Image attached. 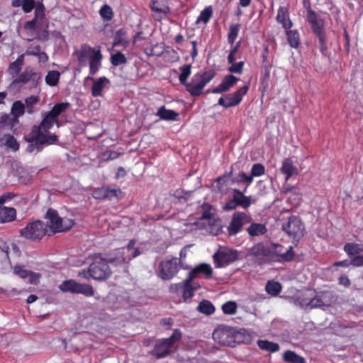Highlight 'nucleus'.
I'll return each mask as SVG.
<instances>
[{
  "label": "nucleus",
  "instance_id": "9",
  "mask_svg": "<svg viewBox=\"0 0 363 363\" xmlns=\"http://www.w3.org/2000/svg\"><path fill=\"white\" fill-rule=\"evenodd\" d=\"M281 229L293 239L295 245H297L303 236L305 228L299 217L291 216L287 222L282 224Z\"/></svg>",
  "mask_w": 363,
  "mask_h": 363
},
{
  "label": "nucleus",
  "instance_id": "1",
  "mask_svg": "<svg viewBox=\"0 0 363 363\" xmlns=\"http://www.w3.org/2000/svg\"><path fill=\"white\" fill-rule=\"evenodd\" d=\"M69 102L57 103L43 117L38 125H33L30 132L25 136V139L31 143L28 146V150L31 152L34 145H49L57 143V136L50 132V129L55 123H58V116L65 112L70 107Z\"/></svg>",
  "mask_w": 363,
  "mask_h": 363
},
{
  "label": "nucleus",
  "instance_id": "59",
  "mask_svg": "<svg viewBox=\"0 0 363 363\" xmlns=\"http://www.w3.org/2000/svg\"><path fill=\"white\" fill-rule=\"evenodd\" d=\"M265 168L264 165L259 163L254 164L251 169V173L250 174L253 179L255 177H260L264 174Z\"/></svg>",
  "mask_w": 363,
  "mask_h": 363
},
{
  "label": "nucleus",
  "instance_id": "55",
  "mask_svg": "<svg viewBox=\"0 0 363 363\" xmlns=\"http://www.w3.org/2000/svg\"><path fill=\"white\" fill-rule=\"evenodd\" d=\"M99 14L101 18L105 21H111L113 17V12L112 8L108 4H104L100 10Z\"/></svg>",
  "mask_w": 363,
  "mask_h": 363
},
{
  "label": "nucleus",
  "instance_id": "38",
  "mask_svg": "<svg viewBox=\"0 0 363 363\" xmlns=\"http://www.w3.org/2000/svg\"><path fill=\"white\" fill-rule=\"evenodd\" d=\"M0 143H3L13 151H17L19 149V143L16 138L10 134L4 135V136L0 138Z\"/></svg>",
  "mask_w": 363,
  "mask_h": 363
},
{
  "label": "nucleus",
  "instance_id": "24",
  "mask_svg": "<svg viewBox=\"0 0 363 363\" xmlns=\"http://www.w3.org/2000/svg\"><path fill=\"white\" fill-rule=\"evenodd\" d=\"M150 8L152 11L159 15V20L167 16V13L170 11L169 7L165 4L164 0H152Z\"/></svg>",
  "mask_w": 363,
  "mask_h": 363
},
{
  "label": "nucleus",
  "instance_id": "16",
  "mask_svg": "<svg viewBox=\"0 0 363 363\" xmlns=\"http://www.w3.org/2000/svg\"><path fill=\"white\" fill-rule=\"evenodd\" d=\"M249 88V85H245L233 94H225L224 97H220L218 99V104L225 108L238 106L242 101L243 96L247 93Z\"/></svg>",
  "mask_w": 363,
  "mask_h": 363
},
{
  "label": "nucleus",
  "instance_id": "63",
  "mask_svg": "<svg viewBox=\"0 0 363 363\" xmlns=\"http://www.w3.org/2000/svg\"><path fill=\"white\" fill-rule=\"evenodd\" d=\"M165 52L169 56L171 61L173 62H178L180 59L178 52L173 48L168 47Z\"/></svg>",
  "mask_w": 363,
  "mask_h": 363
},
{
  "label": "nucleus",
  "instance_id": "52",
  "mask_svg": "<svg viewBox=\"0 0 363 363\" xmlns=\"http://www.w3.org/2000/svg\"><path fill=\"white\" fill-rule=\"evenodd\" d=\"M126 62V57L120 51L116 52L111 56V63L114 67L125 65Z\"/></svg>",
  "mask_w": 363,
  "mask_h": 363
},
{
  "label": "nucleus",
  "instance_id": "41",
  "mask_svg": "<svg viewBox=\"0 0 363 363\" xmlns=\"http://www.w3.org/2000/svg\"><path fill=\"white\" fill-rule=\"evenodd\" d=\"M283 360L287 363H306L305 359L291 350L286 351L283 354Z\"/></svg>",
  "mask_w": 363,
  "mask_h": 363
},
{
  "label": "nucleus",
  "instance_id": "10",
  "mask_svg": "<svg viewBox=\"0 0 363 363\" xmlns=\"http://www.w3.org/2000/svg\"><path fill=\"white\" fill-rule=\"evenodd\" d=\"M213 263L216 268H223L239 259L237 250L224 247H220L213 255Z\"/></svg>",
  "mask_w": 363,
  "mask_h": 363
},
{
  "label": "nucleus",
  "instance_id": "32",
  "mask_svg": "<svg viewBox=\"0 0 363 363\" xmlns=\"http://www.w3.org/2000/svg\"><path fill=\"white\" fill-rule=\"evenodd\" d=\"M156 115L162 120L164 121H177L179 113L173 110L167 109L164 106L160 107Z\"/></svg>",
  "mask_w": 363,
  "mask_h": 363
},
{
  "label": "nucleus",
  "instance_id": "58",
  "mask_svg": "<svg viewBox=\"0 0 363 363\" xmlns=\"http://www.w3.org/2000/svg\"><path fill=\"white\" fill-rule=\"evenodd\" d=\"M213 14V9L211 6L206 7L199 16L196 22L202 21L206 23L209 21Z\"/></svg>",
  "mask_w": 363,
  "mask_h": 363
},
{
  "label": "nucleus",
  "instance_id": "11",
  "mask_svg": "<svg viewBox=\"0 0 363 363\" xmlns=\"http://www.w3.org/2000/svg\"><path fill=\"white\" fill-rule=\"evenodd\" d=\"M46 218L48 220L47 226H49L54 233L67 231L74 224L72 219L60 218L57 211L52 208L48 210Z\"/></svg>",
  "mask_w": 363,
  "mask_h": 363
},
{
  "label": "nucleus",
  "instance_id": "6",
  "mask_svg": "<svg viewBox=\"0 0 363 363\" xmlns=\"http://www.w3.org/2000/svg\"><path fill=\"white\" fill-rule=\"evenodd\" d=\"M216 74V73L213 69L195 74L191 82L186 84V90L191 96H200L203 88L215 77Z\"/></svg>",
  "mask_w": 363,
  "mask_h": 363
},
{
  "label": "nucleus",
  "instance_id": "47",
  "mask_svg": "<svg viewBox=\"0 0 363 363\" xmlns=\"http://www.w3.org/2000/svg\"><path fill=\"white\" fill-rule=\"evenodd\" d=\"M192 279L190 277H187L183 281V298L186 300L187 298H191L194 296V291L196 289V287L192 286Z\"/></svg>",
  "mask_w": 363,
  "mask_h": 363
},
{
  "label": "nucleus",
  "instance_id": "23",
  "mask_svg": "<svg viewBox=\"0 0 363 363\" xmlns=\"http://www.w3.org/2000/svg\"><path fill=\"white\" fill-rule=\"evenodd\" d=\"M106 259L108 264H111L115 266H120L129 262L125 248L116 250L113 255Z\"/></svg>",
  "mask_w": 363,
  "mask_h": 363
},
{
  "label": "nucleus",
  "instance_id": "51",
  "mask_svg": "<svg viewBox=\"0 0 363 363\" xmlns=\"http://www.w3.org/2000/svg\"><path fill=\"white\" fill-rule=\"evenodd\" d=\"M240 28V24L235 23L231 24L229 27V31L228 33V42L229 44L233 45L238 38Z\"/></svg>",
  "mask_w": 363,
  "mask_h": 363
},
{
  "label": "nucleus",
  "instance_id": "56",
  "mask_svg": "<svg viewBox=\"0 0 363 363\" xmlns=\"http://www.w3.org/2000/svg\"><path fill=\"white\" fill-rule=\"evenodd\" d=\"M238 309V305L235 301H229L222 305V311L224 314H235Z\"/></svg>",
  "mask_w": 363,
  "mask_h": 363
},
{
  "label": "nucleus",
  "instance_id": "29",
  "mask_svg": "<svg viewBox=\"0 0 363 363\" xmlns=\"http://www.w3.org/2000/svg\"><path fill=\"white\" fill-rule=\"evenodd\" d=\"M25 110V104L21 101H16L13 102L11 110V113L12 115L11 117L14 123H17L18 124V118L24 114Z\"/></svg>",
  "mask_w": 363,
  "mask_h": 363
},
{
  "label": "nucleus",
  "instance_id": "60",
  "mask_svg": "<svg viewBox=\"0 0 363 363\" xmlns=\"http://www.w3.org/2000/svg\"><path fill=\"white\" fill-rule=\"evenodd\" d=\"M230 66L228 67V71L231 73L241 74L243 71L244 62L240 61L238 62H233L230 64Z\"/></svg>",
  "mask_w": 363,
  "mask_h": 363
},
{
  "label": "nucleus",
  "instance_id": "3",
  "mask_svg": "<svg viewBox=\"0 0 363 363\" xmlns=\"http://www.w3.org/2000/svg\"><path fill=\"white\" fill-rule=\"evenodd\" d=\"M306 8L307 10L306 20L310 24L313 33L318 39L320 51L323 55H325L328 51V46L324 28V21L311 9L310 4H308V6Z\"/></svg>",
  "mask_w": 363,
  "mask_h": 363
},
{
  "label": "nucleus",
  "instance_id": "50",
  "mask_svg": "<svg viewBox=\"0 0 363 363\" xmlns=\"http://www.w3.org/2000/svg\"><path fill=\"white\" fill-rule=\"evenodd\" d=\"M60 78V73L56 70L49 71L45 76V83L50 86H55L58 84Z\"/></svg>",
  "mask_w": 363,
  "mask_h": 363
},
{
  "label": "nucleus",
  "instance_id": "5",
  "mask_svg": "<svg viewBox=\"0 0 363 363\" xmlns=\"http://www.w3.org/2000/svg\"><path fill=\"white\" fill-rule=\"evenodd\" d=\"M182 337V332L174 329L172 335L167 338L158 339L154 345L153 350L150 352L157 359L167 357L172 352L174 343Z\"/></svg>",
  "mask_w": 363,
  "mask_h": 363
},
{
  "label": "nucleus",
  "instance_id": "27",
  "mask_svg": "<svg viewBox=\"0 0 363 363\" xmlns=\"http://www.w3.org/2000/svg\"><path fill=\"white\" fill-rule=\"evenodd\" d=\"M13 272L22 279L28 278V281L30 284H36L40 277L38 274L28 271L20 266H16L13 268Z\"/></svg>",
  "mask_w": 363,
  "mask_h": 363
},
{
  "label": "nucleus",
  "instance_id": "31",
  "mask_svg": "<svg viewBox=\"0 0 363 363\" xmlns=\"http://www.w3.org/2000/svg\"><path fill=\"white\" fill-rule=\"evenodd\" d=\"M343 250L350 258L363 256V255H359L361 252H363V248L361 247L359 244L356 242H347L344 245Z\"/></svg>",
  "mask_w": 363,
  "mask_h": 363
},
{
  "label": "nucleus",
  "instance_id": "25",
  "mask_svg": "<svg viewBox=\"0 0 363 363\" xmlns=\"http://www.w3.org/2000/svg\"><path fill=\"white\" fill-rule=\"evenodd\" d=\"M276 19L278 23L282 25V27L288 30L293 26L291 21L289 18V11L286 7L280 6L277 11Z\"/></svg>",
  "mask_w": 363,
  "mask_h": 363
},
{
  "label": "nucleus",
  "instance_id": "44",
  "mask_svg": "<svg viewBox=\"0 0 363 363\" xmlns=\"http://www.w3.org/2000/svg\"><path fill=\"white\" fill-rule=\"evenodd\" d=\"M197 310L201 313L209 315L215 312V307L210 301L204 299L199 303Z\"/></svg>",
  "mask_w": 363,
  "mask_h": 363
},
{
  "label": "nucleus",
  "instance_id": "34",
  "mask_svg": "<svg viewBox=\"0 0 363 363\" xmlns=\"http://www.w3.org/2000/svg\"><path fill=\"white\" fill-rule=\"evenodd\" d=\"M108 82L106 77H99L97 80L94 81L91 87V95L94 97L101 96L105 84Z\"/></svg>",
  "mask_w": 363,
  "mask_h": 363
},
{
  "label": "nucleus",
  "instance_id": "53",
  "mask_svg": "<svg viewBox=\"0 0 363 363\" xmlns=\"http://www.w3.org/2000/svg\"><path fill=\"white\" fill-rule=\"evenodd\" d=\"M77 294H81L85 296L90 297L94 295V289L90 284L79 283Z\"/></svg>",
  "mask_w": 363,
  "mask_h": 363
},
{
  "label": "nucleus",
  "instance_id": "7",
  "mask_svg": "<svg viewBox=\"0 0 363 363\" xmlns=\"http://www.w3.org/2000/svg\"><path fill=\"white\" fill-rule=\"evenodd\" d=\"M89 272L91 278L99 281L107 279L111 274L107 259L101 254L93 256L92 262L89 264Z\"/></svg>",
  "mask_w": 363,
  "mask_h": 363
},
{
  "label": "nucleus",
  "instance_id": "14",
  "mask_svg": "<svg viewBox=\"0 0 363 363\" xmlns=\"http://www.w3.org/2000/svg\"><path fill=\"white\" fill-rule=\"evenodd\" d=\"M179 261L177 257L162 261L157 272L162 280H169L174 277L179 272Z\"/></svg>",
  "mask_w": 363,
  "mask_h": 363
},
{
  "label": "nucleus",
  "instance_id": "21",
  "mask_svg": "<svg viewBox=\"0 0 363 363\" xmlns=\"http://www.w3.org/2000/svg\"><path fill=\"white\" fill-rule=\"evenodd\" d=\"M201 274L204 275L206 279H209L212 277L213 269L210 264L201 263L196 266L189 272L188 277L194 280L195 278L199 277Z\"/></svg>",
  "mask_w": 363,
  "mask_h": 363
},
{
  "label": "nucleus",
  "instance_id": "35",
  "mask_svg": "<svg viewBox=\"0 0 363 363\" xmlns=\"http://www.w3.org/2000/svg\"><path fill=\"white\" fill-rule=\"evenodd\" d=\"M16 216V211L13 208L4 207L0 209V223L11 222Z\"/></svg>",
  "mask_w": 363,
  "mask_h": 363
},
{
  "label": "nucleus",
  "instance_id": "17",
  "mask_svg": "<svg viewBox=\"0 0 363 363\" xmlns=\"http://www.w3.org/2000/svg\"><path fill=\"white\" fill-rule=\"evenodd\" d=\"M37 24H40L43 27L48 28L49 22L45 16V8L43 4L38 5L35 10V17L28 21H26L24 28L28 30H35Z\"/></svg>",
  "mask_w": 363,
  "mask_h": 363
},
{
  "label": "nucleus",
  "instance_id": "37",
  "mask_svg": "<svg viewBox=\"0 0 363 363\" xmlns=\"http://www.w3.org/2000/svg\"><path fill=\"white\" fill-rule=\"evenodd\" d=\"M233 174V167L230 168L229 172H225L223 175L217 177L215 180L216 184V189L218 192L223 193L226 190V182L231 177Z\"/></svg>",
  "mask_w": 363,
  "mask_h": 363
},
{
  "label": "nucleus",
  "instance_id": "49",
  "mask_svg": "<svg viewBox=\"0 0 363 363\" xmlns=\"http://www.w3.org/2000/svg\"><path fill=\"white\" fill-rule=\"evenodd\" d=\"M181 73L179 76V80L181 84L184 86L188 83L187 79L190 77L191 73V65L188 64L179 67Z\"/></svg>",
  "mask_w": 363,
  "mask_h": 363
},
{
  "label": "nucleus",
  "instance_id": "12",
  "mask_svg": "<svg viewBox=\"0 0 363 363\" xmlns=\"http://www.w3.org/2000/svg\"><path fill=\"white\" fill-rule=\"evenodd\" d=\"M232 191L233 193V198L225 202L223 207L224 211H233L238 207H242L246 210L251 206V196L245 195V189H233Z\"/></svg>",
  "mask_w": 363,
  "mask_h": 363
},
{
  "label": "nucleus",
  "instance_id": "57",
  "mask_svg": "<svg viewBox=\"0 0 363 363\" xmlns=\"http://www.w3.org/2000/svg\"><path fill=\"white\" fill-rule=\"evenodd\" d=\"M39 101V97L37 96H30L25 100V106L28 113L34 112V106Z\"/></svg>",
  "mask_w": 363,
  "mask_h": 363
},
{
  "label": "nucleus",
  "instance_id": "42",
  "mask_svg": "<svg viewBox=\"0 0 363 363\" xmlns=\"http://www.w3.org/2000/svg\"><path fill=\"white\" fill-rule=\"evenodd\" d=\"M257 345L261 350L269 352H276L279 350V345L278 343L266 340H259L257 341Z\"/></svg>",
  "mask_w": 363,
  "mask_h": 363
},
{
  "label": "nucleus",
  "instance_id": "26",
  "mask_svg": "<svg viewBox=\"0 0 363 363\" xmlns=\"http://www.w3.org/2000/svg\"><path fill=\"white\" fill-rule=\"evenodd\" d=\"M281 172L285 175V181L287 182L293 175L298 174V169L290 158H286L282 162Z\"/></svg>",
  "mask_w": 363,
  "mask_h": 363
},
{
  "label": "nucleus",
  "instance_id": "54",
  "mask_svg": "<svg viewBox=\"0 0 363 363\" xmlns=\"http://www.w3.org/2000/svg\"><path fill=\"white\" fill-rule=\"evenodd\" d=\"M269 56V47L266 45L264 48L263 52L262 54V66L264 68L266 73L265 75L268 78L269 77V69L272 67V65L269 62L268 60Z\"/></svg>",
  "mask_w": 363,
  "mask_h": 363
},
{
  "label": "nucleus",
  "instance_id": "43",
  "mask_svg": "<svg viewBox=\"0 0 363 363\" xmlns=\"http://www.w3.org/2000/svg\"><path fill=\"white\" fill-rule=\"evenodd\" d=\"M23 65V55L18 57V58L9 65L8 68L9 73L13 77L19 74Z\"/></svg>",
  "mask_w": 363,
  "mask_h": 363
},
{
  "label": "nucleus",
  "instance_id": "15",
  "mask_svg": "<svg viewBox=\"0 0 363 363\" xmlns=\"http://www.w3.org/2000/svg\"><path fill=\"white\" fill-rule=\"evenodd\" d=\"M42 79V74L39 72H35L30 67H27L23 72L13 81V84H30V89H35L40 84Z\"/></svg>",
  "mask_w": 363,
  "mask_h": 363
},
{
  "label": "nucleus",
  "instance_id": "64",
  "mask_svg": "<svg viewBox=\"0 0 363 363\" xmlns=\"http://www.w3.org/2000/svg\"><path fill=\"white\" fill-rule=\"evenodd\" d=\"M35 7L34 0H23L22 9L25 13L30 12Z\"/></svg>",
  "mask_w": 363,
  "mask_h": 363
},
{
  "label": "nucleus",
  "instance_id": "18",
  "mask_svg": "<svg viewBox=\"0 0 363 363\" xmlns=\"http://www.w3.org/2000/svg\"><path fill=\"white\" fill-rule=\"evenodd\" d=\"M283 245L279 244H272L270 247V257H277L278 262H290L294 259V252L293 247L290 246L286 251Z\"/></svg>",
  "mask_w": 363,
  "mask_h": 363
},
{
  "label": "nucleus",
  "instance_id": "61",
  "mask_svg": "<svg viewBox=\"0 0 363 363\" xmlns=\"http://www.w3.org/2000/svg\"><path fill=\"white\" fill-rule=\"evenodd\" d=\"M124 34H125V32L122 29L118 30L116 32V35L114 37L113 43V45L114 47L118 46V45H123L126 43V41L123 38V35Z\"/></svg>",
  "mask_w": 363,
  "mask_h": 363
},
{
  "label": "nucleus",
  "instance_id": "36",
  "mask_svg": "<svg viewBox=\"0 0 363 363\" xmlns=\"http://www.w3.org/2000/svg\"><path fill=\"white\" fill-rule=\"evenodd\" d=\"M18 125L14 123L12 118L9 114H4L0 118V130L3 129L10 130L13 133L16 132L15 126Z\"/></svg>",
  "mask_w": 363,
  "mask_h": 363
},
{
  "label": "nucleus",
  "instance_id": "28",
  "mask_svg": "<svg viewBox=\"0 0 363 363\" xmlns=\"http://www.w3.org/2000/svg\"><path fill=\"white\" fill-rule=\"evenodd\" d=\"M250 225L246 228V231L251 237L264 235L267 232L265 224L259 223H250Z\"/></svg>",
  "mask_w": 363,
  "mask_h": 363
},
{
  "label": "nucleus",
  "instance_id": "62",
  "mask_svg": "<svg viewBox=\"0 0 363 363\" xmlns=\"http://www.w3.org/2000/svg\"><path fill=\"white\" fill-rule=\"evenodd\" d=\"M40 46L38 44H31L28 47L26 55L30 56H36L40 52Z\"/></svg>",
  "mask_w": 363,
  "mask_h": 363
},
{
  "label": "nucleus",
  "instance_id": "22",
  "mask_svg": "<svg viewBox=\"0 0 363 363\" xmlns=\"http://www.w3.org/2000/svg\"><path fill=\"white\" fill-rule=\"evenodd\" d=\"M270 247L263 242H257L249 249L248 255L257 258L270 257Z\"/></svg>",
  "mask_w": 363,
  "mask_h": 363
},
{
  "label": "nucleus",
  "instance_id": "8",
  "mask_svg": "<svg viewBox=\"0 0 363 363\" xmlns=\"http://www.w3.org/2000/svg\"><path fill=\"white\" fill-rule=\"evenodd\" d=\"M47 226L43 221L35 220L20 230L21 236L26 240L39 242L47 233Z\"/></svg>",
  "mask_w": 363,
  "mask_h": 363
},
{
  "label": "nucleus",
  "instance_id": "20",
  "mask_svg": "<svg viewBox=\"0 0 363 363\" xmlns=\"http://www.w3.org/2000/svg\"><path fill=\"white\" fill-rule=\"evenodd\" d=\"M239 78L235 77L233 74H228L224 77L220 84L214 88L211 92L213 94H220L228 91L231 87H233L238 82Z\"/></svg>",
  "mask_w": 363,
  "mask_h": 363
},
{
  "label": "nucleus",
  "instance_id": "2",
  "mask_svg": "<svg viewBox=\"0 0 363 363\" xmlns=\"http://www.w3.org/2000/svg\"><path fill=\"white\" fill-rule=\"evenodd\" d=\"M74 55L81 66L86 65V58L89 57V74L92 76L95 75L101 67L103 55L99 48L96 50L87 44H82L80 49L74 52Z\"/></svg>",
  "mask_w": 363,
  "mask_h": 363
},
{
  "label": "nucleus",
  "instance_id": "30",
  "mask_svg": "<svg viewBox=\"0 0 363 363\" xmlns=\"http://www.w3.org/2000/svg\"><path fill=\"white\" fill-rule=\"evenodd\" d=\"M350 265L355 267H363V256H357L350 258V260L345 259L342 261L335 262L333 264V267H349Z\"/></svg>",
  "mask_w": 363,
  "mask_h": 363
},
{
  "label": "nucleus",
  "instance_id": "48",
  "mask_svg": "<svg viewBox=\"0 0 363 363\" xmlns=\"http://www.w3.org/2000/svg\"><path fill=\"white\" fill-rule=\"evenodd\" d=\"M78 284L79 283L74 279L65 280L60 285V289L63 292L77 294Z\"/></svg>",
  "mask_w": 363,
  "mask_h": 363
},
{
  "label": "nucleus",
  "instance_id": "39",
  "mask_svg": "<svg viewBox=\"0 0 363 363\" xmlns=\"http://www.w3.org/2000/svg\"><path fill=\"white\" fill-rule=\"evenodd\" d=\"M287 41L291 48H297L300 44V35L297 30H286Z\"/></svg>",
  "mask_w": 363,
  "mask_h": 363
},
{
  "label": "nucleus",
  "instance_id": "19",
  "mask_svg": "<svg viewBox=\"0 0 363 363\" xmlns=\"http://www.w3.org/2000/svg\"><path fill=\"white\" fill-rule=\"evenodd\" d=\"M121 194V190L120 188L111 189L106 186L96 188L92 192V196L97 200L118 199Z\"/></svg>",
  "mask_w": 363,
  "mask_h": 363
},
{
  "label": "nucleus",
  "instance_id": "4",
  "mask_svg": "<svg viewBox=\"0 0 363 363\" xmlns=\"http://www.w3.org/2000/svg\"><path fill=\"white\" fill-rule=\"evenodd\" d=\"M213 338L218 343L231 347L242 342L240 333L232 327L225 325H220L213 331Z\"/></svg>",
  "mask_w": 363,
  "mask_h": 363
},
{
  "label": "nucleus",
  "instance_id": "46",
  "mask_svg": "<svg viewBox=\"0 0 363 363\" xmlns=\"http://www.w3.org/2000/svg\"><path fill=\"white\" fill-rule=\"evenodd\" d=\"M15 175L18 178L19 182L28 184L32 182V176L23 167H18L16 170Z\"/></svg>",
  "mask_w": 363,
  "mask_h": 363
},
{
  "label": "nucleus",
  "instance_id": "45",
  "mask_svg": "<svg viewBox=\"0 0 363 363\" xmlns=\"http://www.w3.org/2000/svg\"><path fill=\"white\" fill-rule=\"evenodd\" d=\"M301 304L302 306H306L310 308L321 307L324 306L323 301L318 296H315L308 298H303L301 300Z\"/></svg>",
  "mask_w": 363,
  "mask_h": 363
},
{
  "label": "nucleus",
  "instance_id": "13",
  "mask_svg": "<svg viewBox=\"0 0 363 363\" xmlns=\"http://www.w3.org/2000/svg\"><path fill=\"white\" fill-rule=\"evenodd\" d=\"M252 220V216L245 212H235L227 226L228 235L229 236L236 235L242 231L243 226L247 223H251Z\"/></svg>",
  "mask_w": 363,
  "mask_h": 363
},
{
  "label": "nucleus",
  "instance_id": "40",
  "mask_svg": "<svg viewBox=\"0 0 363 363\" xmlns=\"http://www.w3.org/2000/svg\"><path fill=\"white\" fill-rule=\"evenodd\" d=\"M282 286L278 281H268L265 286V291L272 296H277L281 291Z\"/></svg>",
  "mask_w": 363,
  "mask_h": 363
},
{
  "label": "nucleus",
  "instance_id": "33",
  "mask_svg": "<svg viewBox=\"0 0 363 363\" xmlns=\"http://www.w3.org/2000/svg\"><path fill=\"white\" fill-rule=\"evenodd\" d=\"M253 180L250 174H247L244 172H239V173L234 177L232 178L231 182L233 184H245V186L243 189H245V192L247 190L248 186L252 183Z\"/></svg>",
  "mask_w": 363,
  "mask_h": 363
}]
</instances>
